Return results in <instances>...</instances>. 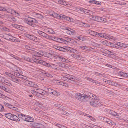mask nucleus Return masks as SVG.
Here are the masks:
<instances>
[{
    "mask_svg": "<svg viewBox=\"0 0 128 128\" xmlns=\"http://www.w3.org/2000/svg\"><path fill=\"white\" fill-rule=\"evenodd\" d=\"M75 96L76 98L82 102H85L86 98L88 97L90 98H92L95 99L96 96L90 93L88 95L83 94L80 93H77L75 94Z\"/></svg>",
    "mask_w": 128,
    "mask_h": 128,
    "instance_id": "nucleus-1",
    "label": "nucleus"
},
{
    "mask_svg": "<svg viewBox=\"0 0 128 128\" xmlns=\"http://www.w3.org/2000/svg\"><path fill=\"white\" fill-rule=\"evenodd\" d=\"M88 102L92 106L94 107H98L102 106V104L99 102L94 100L89 99Z\"/></svg>",
    "mask_w": 128,
    "mask_h": 128,
    "instance_id": "nucleus-2",
    "label": "nucleus"
},
{
    "mask_svg": "<svg viewBox=\"0 0 128 128\" xmlns=\"http://www.w3.org/2000/svg\"><path fill=\"white\" fill-rule=\"evenodd\" d=\"M99 37L107 39H112V37H113L112 36H109L106 34L101 32H98L97 37Z\"/></svg>",
    "mask_w": 128,
    "mask_h": 128,
    "instance_id": "nucleus-3",
    "label": "nucleus"
},
{
    "mask_svg": "<svg viewBox=\"0 0 128 128\" xmlns=\"http://www.w3.org/2000/svg\"><path fill=\"white\" fill-rule=\"evenodd\" d=\"M37 22V21L36 20L30 18H29L27 20H26L25 21L26 23L32 26H34V25L35 22Z\"/></svg>",
    "mask_w": 128,
    "mask_h": 128,
    "instance_id": "nucleus-4",
    "label": "nucleus"
},
{
    "mask_svg": "<svg viewBox=\"0 0 128 128\" xmlns=\"http://www.w3.org/2000/svg\"><path fill=\"white\" fill-rule=\"evenodd\" d=\"M47 92L48 94H52L54 96H58V92L50 88H47Z\"/></svg>",
    "mask_w": 128,
    "mask_h": 128,
    "instance_id": "nucleus-5",
    "label": "nucleus"
},
{
    "mask_svg": "<svg viewBox=\"0 0 128 128\" xmlns=\"http://www.w3.org/2000/svg\"><path fill=\"white\" fill-rule=\"evenodd\" d=\"M0 88V89L8 93H10V92L11 91L10 90V88L5 85L3 84V85Z\"/></svg>",
    "mask_w": 128,
    "mask_h": 128,
    "instance_id": "nucleus-6",
    "label": "nucleus"
},
{
    "mask_svg": "<svg viewBox=\"0 0 128 128\" xmlns=\"http://www.w3.org/2000/svg\"><path fill=\"white\" fill-rule=\"evenodd\" d=\"M25 84L28 86L32 87L33 86V82L29 81L26 80H24L23 81Z\"/></svg>",
    "mask_w": 128,
    "mask_h": 128,
    "instance_id": "nucleus-7",
    "label": "nucleus"
},
{
    "mask_svg": "<svg viewBox=\"0 0 128 128\" xmlns=\"http://www.w3.org/2000/svg\"><path fill=\"white\" fill-rule=\"evenodd\" d=\"M102 52L103 54L106 56L110 54H111L110 52L106 49L102 50Z\"/></svg>",
    "mask_w": 128,
    "mask_h": 128,
    "instance_id": "nucleus-8",
    "label": "nucleus"
},
{
    "mask_svg": "<svg viewBox=\"0 0 128 128\" xmlns=\"http://www.w3.org/2000/svg\"><path fill=\"white\" fill-rule=\"evenodd\" d=\"M51 15H52V16H53L54 18H56V17H59L61 19H65V16H60L59 14H57L56 13H54L53 14H50Z\"/></svg>",
    "mask_w": 128,
    "mask_h": 128,
    "instance_id": "nucleus-9",
    "label": "nucleus"
},
{
    "mask_svg": "<svg viewBox=\"0 0 128 128\" xmlns=\"http://www.w3.org/2000/svg\"><path fill=\"white\" fill-rule=\"evenodd\" d=\"M72 56L76 58L77 59H79L81 60V59L83 60L84 59V58L82 57L81 56L79 55H77L75 54H74L72 55Z\"/></svg>",
    "mask_w": 128,
    "mask_h": 128,
    "instance_id": "nucleus-10",
    "label": "nucleus"
},
{
    "mask_svg": "<svg viewBox=\"0 0 128 128\" xmlns=\"http://www.w3.org/2000/svg\"><path fill=\"white\" fill-rule=\"evenodd\" d=\"M65 41H66L65 42V44H66V43L68 42L70 43H75L74 42H76L74 40L71 39L68 37H66L65 38Z\"/></svg>",
    "mask_w": 128,
    "mask_h": 128,
    "instance_id": "nucleus-11",
    "label": "nucleus"
},
{
    "mask_svg": "<svg viewBox=\"0 0 128 128\" xmlns=\"http://www.w3.org/2000/svg\"><path fill=\"white\" fill-rule=\"evenodd\" d=\"M54 57H56L57 59H60V60L62 62H64L66 61V59L60 56L56 55V56Z\"/></svg>",
    "mask_w": 128,
    "mask_h": 128,
    "instance_id": "nucleus-12",
    "label": "nucleus"
},
{
    "mask_svg": "<svg viewBox=\"0 0 128 128\" xmlns=\"http://www.w3.org/2000/svg\"><path fill=\"white\" fill-rule=\"evenodd\" d=\"M2 82L8 86H12V84L11 83V82L9 80L6 79H5V80H4V82Z\"/></svg>",
    "mask_w": 128,
    "mask_h": 128,
    "instance_id": "nucleus-13",
    "label": "nucleus"
},
{
    "mask_svg": "<svg viewBox=\"0 0 128 128\" xmlns=\"http://www.w3.org/2000/svg\"><path fill=\"white\" fill-rule=\"evenodd\" d=\"M11 120L16 121L19 122L20 120L16 116L13 114Z\"/></svg>",
    "mask_w": 128,
    "mask_h": 128,
    "instance_id": "nucleus-14",
    "label": "nucleus"
},
{
    "mask_svg": "<svg viewBox=\"0 0 128 128\" xmlns=\"http://www.w3.org/2000/svg\"><path fill=\"white\" fill-rule=\"evenodd\" d=\"M7 18L8 20L13 22H15L16 20L15 18L12 16H8Z\"/></svg>",
    "mask_w": 128,
    "mask_h": 128,
    "instance_id": "nucleus-15",
    "label": "nucleus"
},
{
    "mask_svg": "<svg viewBox=\"0 0 128 128\" xmlns=\"http://www.w3.org/2000/svg\"><path fill=\"white\" fill-rule=\"evenodd\" d=\"M41 64L48 67H52L51 65L50 64L43 60L42 61V62H41Z\"/></svg>",
    "mask_w": 128,
    "mask_h": 128,
    "instance_id": "nucleus-16",
    "label": "nucleus"
},
{
    "mask_svg": "<svg viewBox=\"0 0 128 128\" xmlns=\"http://www.w3.org/2000/svg\"><path fill=\"white\" fill-rule=\"evenodd\" d=\"M11 80L14 82L18 84L20 82V80L14 76L11 79Z\"/></svg>",
    "mask_w": 128,
    "mask_h": 128,
    "instance_id": "nucleus-17",
    "label": "nucleus"
},
{
    "mask_svg": "<svg viewBox=\"0 0 128 128\" xmlns=\"http://www.w3.org/2000/svg\"><path fill=\"white\" fill-rule=\"evenodd\" d=\"M37 32L41 36H42L43 38H45L46 37V34L40 30H38Z\"/></svg>",
    "mask_w": 128,
    "mask_h": 128,
    "instance_id": "nucleus-18",
    "label": "nucleus"
},
{
    "mask_svg": "<svg viewBox=\"0 0 128 128\" xmlns=\"http://www.w3.org/2000/svg\"><path fill=\"white\" fill-rule=\"evenodd\" d=\"M98 33V32H94L92 30H91L89 32V33L91 35L96 37H97V36Z\"/></svg>",
    "mask_w": 128,
    "mask_h": 128,
    "instance_id": "nucleus-19",
    "label": "nucleus"
},
{
    "mask_svg": "<svg viewBox=\"0 0 128 128\" xmlns=\"http://www.w3.org/2000/svg\"><path fill=\"white\" fill-rule=\"evenodd\" d=\"M34 58L33 60L34 61V62L36 63H39V64H41V62H42V60L37 59L38 58Z\"/></svg>",
    "mask_w": 128,
    "mask_h": 128,
    "instance_id": "nucleus-20",
    "label": "nucleus"
},
{
    "mask_svg": "<svg viewBox=\"0 0 128 128\" xmlns=\"http://www.w3.org/2000/svg\"><path fill=\"white\" fill-rule=\"evenodd\" d=\"M108 112L110 114L114 116H118V113L113 110H110Z\"/></svg>",
    "mask_w": 128,
    "mask_h": 128,
    "instance_id": "nucleus-21",
    "label": "nucleus"
},
{
    "mask_svg": "<svg viewBox=\"0 0 128 128\" xmlns=\"http://www.w3.org/2000/svg\"><path fill=\"white\" fill-rule=\"evenodd\" d=\"M12 115L13 114H12L10 113H8L5 114V116L7 118L11 120Z\"/></svg>",
    "mask_w": 128,
    "mask_h": 128,
    "instance_id": "nucleus-22",
    "label": "nucleus"
},
{
    "mask_svg": "<svg viewBox=\"0 0 128 128\" xmlns=\"http://www.w3.org/2000/svg\"><path fill=\"white\" fill-rule=\"evenodd\" d=\"M65 20L68 21L73 22L74 21V20L68 16H65Z\"/></svg>",
    "mask_w": 128,
    "mask_h": 128,
    "instance_id": "nucleus-23",
    "label": "nucleus"
},
{
    "mask_svg": "<svg viewBox=\"0 0 128 128\" xmlns=\"http://www.w3.org/2000/svg\"><path fill=\"white\" fill-rule=\"evenodd\" d=\"M106 83L107 84H108L110 85H114V84H115V83L111 80H106Z\"/></svg>",
    "mask_w": 128,
    "mask_h": 128,
    "instance_id": "nucleus-24",
    "label": "nucleus"
},
{
    "mask_svg": "<svg viewBox=\"0 0 128 128\" xmlns=\"http://www.w3.org/2000/svg\"><path fill=\"white\" fill-rule=\"evenodd\" d=\"M5 74L9 77L11 78L12 79L13 77H14V74H13L10 73L6 72H5Z\"/></svg>",
    "mask_w": 128,
    "mask_h": 128,
    "instance_id": "nucleus-25",
    "label": "nucleus"
},
{
    "mask_svg": "<svg viewBox=\"0 0 128 128\" xmlns=\"http://www.w3.org/2000/svg\"><path fill=\"white\" fill-rule=\"evenodd\" d=\"M62 111V114L66 116L69 115V114L68 112L65 111L62 109L60 110Z\"/></svg>",
    "mask_w": 128,
    "mask_h": 128,
    "instance_id": "nucleus-26",
    "label": "nucleus"
},
{
    "mask_svg": "<svg viewBox=\"0 0 128 128\" xmlns=\"http://www.w3.org/2000/svg\"><path fill=\"white\" fill-rule=\"evenodd\" d=\"M96 18L95 21L100 22H101V19H102V18L98 16H96Z\"/></svg>",
    "mask_w": 128,
    "mask_h": 128,
    "instance_id": "nucleus-27",
    "label": "nucleus"
},
{
    "mask_svg": "<svg viewBox=\"0 0 128 128\" xmlns=\"http://www.w3.org/2000/svg\"><path fill=\"white\" fill-rule=\"evenodd\" d=\"M65 49L67 50L70 51L71 52H73L74 50V49L73 48L68 47H66V48H65Z\"/></svg>",
    "mask_w": 128,
    "mask_h": 128,
    "instance_id": "nucleus-28",
    "label": "nucleus"
},
{
    "mask_svg": "<svg viewBox=\"0 0 128 128\" xmlns=\"http://www.w3.org/2000/svg\"><path fill=\"white\" fill-rule=\"evenodd\" d=\"M86 79L87 80H89L92 82L93 83H96L97 82V81H96L95 80H93L92 79L90 78L89 77H86Z\"/></svg>",
    "mask_w": 128,
    "mask_h": 128,
    "instance_id": "nucleus-29",
    "label": "nucleus"
},
{
    "mask_svg": "<svg viewBox=\"0 0 128 128\" xmlns=\"http://www.w3.org/2000/svg\"><path fill=\"white\" fill-rule=\"evenodd\" d=\"M45 38L50 40H54V37H52L51 36H50L48 34H46V37H45Z\"/></svg>",
    "mask_w": 128,
    "mask_h": 128,
    "instance_id": "nucleus-30",
    "label": "nucleus"
},
{
    "mask_svg": "<svg viewBox=\"0 0 128 128\" xmlns=\"http://www.w3.org/2000/svg\"><path fill=\"white\" fill-rule=\"evenodd\" d=\"M49 52L48 53V55L49 56L50 55L52 56H54L55 55L54 54L55 52L52 51H49Z\"/></svg>",
    "mask_w": 128,
    "mask_h": 128,
    "instance_id": "nucleus-31",
    "label": "nucleus"
},
{
    "mask_svg": "<svg viewBox=\"0 0 128 128\" xmlns=\"http://www.w3.org/2000/svg\"><path fill=\"white\" fill-rule=\"evenodd\" d=\"M80 47L82 49L84 50H87L88 49V48L86 46H80Z\"/></svg>",
    "mask_w": 128,
    "mask_h": 128,
    "instance_id": "nucleus-32",
    "label": "nucleus"
},
{
    "mask_svg": "<svg viewBox=\"0 0 128 128\" xmlns=\"http://www.w3.org/2000/svg\"><path fill=\"white\" fill-rule=\"evenodd\" d=\"M96 16L93 15H92L91 16H90V18L92 20H94L95 21V18H96Z\"/></svg>",
    "mask_w": 128,
    "mask_h": 128,
    "instance_id": "nucleus-33",
    "label": "nucleus"
},
{
    "mask_svg": "<svg viewBox=\"0 0 128 128\" xmlns=\"http://www.w3.org/2000/svg\"><path fill=\"white\" fill-rule=\"evenodd\" d=\"M14 76H15V77H17L18 78L20 74L19 72H14Z\"/></svg>",
    "mask_w": 128,
    "mask_h": 128,
    "instance_id": "nucleus-34",
    "label": "nucleus"
},
{
    "mask_svg": "<svg viewBox=\"0 0 128 128\" xmlns=\"http://www.w3.org/2000/svg\"><path fill=\"white\" fill-rule=\"evenodd\" d=\"M62 79L66 81H68L69 79L68 78H67L65 76H62L61 77Z\"/></svg>",
    "mask_w": 128,
    "mask_h": 128,
    "instance_id": "nucleus-35",
    "label": "nucleus"
},
{
    "mask_svg": "<svg viewBox=\"0 0 128 128\" xmlns=\"http://www.w3.org/2000/svg\"><path fill=\"white\" fill-rule=\"evenodd\" d=\"M44 74L46 76L51 78L52 77V76L51 74L47 72L45 73Z\"/></svg>",
    "mask_w": 128,
    "mask_h": 128,
    "instance_id": "nucleus-36",
    "label": "nucleus"
},
{
    "mask_svg": "<svg viewBox=\"0 0 128 128\" xmlns=\"http://www.w3.org/2000/svg\"><path fill=\"white\" fill-rule=\"evenodd\" d=\"M5 78L2 77L0 74V81L2 82H4V80H5Z\"/></svg>",
    "mask_w": 128,
    "mask_h": 128,
    "instance_id": "nucleus-37",
    "label": "nucleus"
},
{
    "mask_svg": "<svg viewBox=\"0 0 128 128\" xmlns=\"http://www.w3.org/2000/svg\"><path fill=\"white\" fill-rule=\"evenodd\" d=\"M32 40L35 41L37 42L38 41V38L34 36L33 35V36L32 38Z\"/></svg>",
    "mask_w": 128,
    "mask_h": 128,
    "instance_id": "nucleus-38",
    "label": "nucleus"
},
{
    "mask_svg": "<svg viewBox=\"0 0 128 128\" xmlns=\"http://www.w3.org/2000/svg\"><path fill=\"white\" fill-rule=\"evenodd\" d=\"M60 3L62 4L64 6L66 5V2L65 1H60Z\"/></svg>",
    "mask_w": 128,
    "mask_h": 128,
    "instance_id": "nucleus-39",
    "label": "nucleus"
},
{
    "mask_svg": "<svg viewBox=\"0 0 128 128\" xmlns=\"http://www.w3.org/2000/svg\"><path fill=\"white\" fill-rule=\"evenodd\" d=\"M18 78L22 79H24V80H26V76L21 74H20Z\"/></svg>",
    "mask_w": 128,
    "mask_h": 128,
    "instance_id": "nucleus-40",
    "label": "nucleus"
},
{
    "mask_svg": "<svg viewBox=\"0 0 128 128\" xmlns=\"http://www.w3.org/2000/svg\"><path fill=\"white\" fill-rule=\"evenodd\" d=\"M10 13L11 14H14V15H16V12L14 10H11Z\"/></svg>",
    "mask_w": 128,
    "mask_h": 128,
    "instance_id": "nucleus-41",
    "label": "nucleus"
},
{
    "mask_svg": "<svg viewBox=\"0 0 128 128\" xmlns=\"http://www.w3.org/2000/svg\"><path fill=\"white\" fill-rule=\"evenodd\" d=\"M14 38L13 37L10 36V37H9V40L11 41L14 42V41L15 40V39H14Z\"/></svg>",
    "mask_w": 128,
    "mask_h": 128,
    "instance_id": "nucleus-42",
    "label": "nucleus"
},
{
    "mask_svg": "<svg viewBox=\"0 0 128 128\" xmlns=\"http://www.w3.org/2000/svg\"><path fill=\"white\" fill-rule=\"evenodd\" d=\"M68 79H69V80H71V79H74L75 78V77H74V76L72 75H70L69 76Z\"/></svg>",
    "mask_w": 128,
    "mask_h": 128,
    "instance_id": "nucleus-43",
    "label": "nucleus"
},
{
    "mask_svg": "<svg viewBox=\"0 0 128 128\" xmlns=\"http://www.w3.org/2000/svg\"><path fill=\"white\" fill-rule=\"evenodd\" d=\"M60 38H54V41L58 42H61L60 40Z\"/></svg>",
    "mask_w": 128,
    "mask_h": 128,
    "instance_id": "nucleus-44",
    "label": "nucleus"
},
{
    "mask_svg": "<svg viewBox=\"0 0 128 128\" xmlns=\"http://www.w3.org/2000/svg\"><path fill=\"white\" fill-rule=\"evenodd\" d=\"M29 119V122H32L34 121V118L32 117H28Z\"/></svg>",
    "mask_w": 128,
    "mask_h": 128,
    "instance_id": "nucleus-45",
    "label": "nucleus"
},
{
    "mask_svg": "<svg viewBox=\"0 0 128 128\" xmlns=\"http://www.w3.org/2000/svg\"><path fill=\"white\" fill-rule=\"evenodd\" d=\"M54 124L55 126H58V127L60 128H61V127L62 126V125L60 124H59L56 122H55L54 123Z\"/></svg>",
    "mask_w": 128,
    "mask_h": 128,
    "instance_id": "nucleus-46",
    "label": "nucleus"
},
{
    "mask_svg": "<svg viewBox=\"0 0 128 128\" xmlns=\"http://www.w3.org/2000/svg\"><path fill=\"white\" fill-rule=\"evenodd\" d=\"M0 11H6V9L4 8L2 6H0Z\"/></svg>",
    "mask_w": 128,
    "mask_h": 128,
    "instance_id": "nucleus-47",
    "label": "nucleus"
},
{
    "mask_svg": "<svg viewBox=\"0 0 128 128\" xmlns=\"http://www.w3.org/2000/svg\"><path fill=\"white\" fill-rule=\"evenodd\" d=\"M67 65V64H64V63H62V64L61 66V67L63 68H66V65Z\"/></svg>",
    "mask_w": 128,
    "mask_h": 128,
    "instance_id": "nucleus-48",
    "label": "nucleus"
},
{
    "mask_svg": "<svg viewBox=\"0 0 128 128\" xmlns=\"http://www.w3.org/2000/svg\"><path fill=\"white\" fill-rule=\"evenodd\" d=\"M108 21L107 20V19L105 18H102V19H101V22H108Z\"/></svg>",
    "mask_w": 128,
    "mask_h": 128,
    "instance_id": "nucleus-49",
    "label": "nucleus"
},
{
    "mask_svg": "<svg viewBox=\"0 0 128 128\" xmlns=\"http://www.w3.org/2000/svg\"><path fill=\"white\" fill-rule=\"evenodd\" d=\"M31 92L34 94L37 95L38 94V92H36L34 90H31Z\"/></svg>",
    "mask_w": 128,
    "mask_h": 128,
    "instance_id": "nucleus-50",
    "label": "nucleus"
},
{
    "mask_svg": "<svg viewBox=\"0 0 128 128\" xmlns=\"http://www.w3.org/2000/svg\"><path fill=\"white\" fill-rule=\"evenodd\" d=\"M38 52H36V54H35L32 56V58H38Z\"/></svg>",
    "mask_w": 128,
    "mask_h": 128,
    "instance_id": "nucleus-51",
    "label": "nucleus"
},
{
    "mask_svg": "<svg viewBox=\"0 0 128 128\" xmlns=\"http://www.w3.org/2000/svg\"><path fill=\"white\" fill-rule=\"evenodd\" d=\"M16 26H15V28H16L19 30H21V26H20L17 24H16Z\"/></svg>",
    "mask_w": 128,
    "mask_h": 128,
    "instance_id": "nucleus-52",
    "label": "nucleus"
},
{
    "mask_svg": "<svg viewBox=\"0 0 128 128\" xmlns=\"http://www.w3.org/2000/svg\"><path fill=\"white\" fill-rule=\"evenodd\" d=\"M22 119L24 121L27 122H29V119L28 117L27 118H26V117L25 118H22Z\"/></svg>",
    "mask_w": 128,
    "mask_h": 128,
    "instance_id": "nucleus-53",
    "label": "nucleus"
},
{
    "mask_svg": "<svg viewBox=\"0 0 128 128\" xmlns=\"http://www.w3.org/2000/svg\"><path fill=\"white\" fill-rule=\"evenodd\" d=\"M66 30H70V31L71 32H72V35L73 34V33L74 32V30H73L72 29H70V28H67L66 29Z\"/></svg>",
    "mask_w": 128,
    "mask_h": 128,
    "instance_id": "nucleus-54",
    "label": "nucleus"
},
{
    "mask_svg": "<svg viewBox=\"0 0 128 128\" xmlns=\"http://www.w3.org/2000/svg\"><path fill=\"white\" fill-rule=\"evenodd\" d=\"M60 40L61 42H60L62 43H64L65 44V40L64 39L62 38H60Z\"/></svg>",
    "mask_w": 128,
    "mask_h": 128,
    "instance_id": "nucleus-55",
    "label": "nucleus"
},
{
    "mask_svg": "<svg viewBox=\"0 0 128 128\" xmlns=\"http://www.w3.org/2000/svg\"><path fill=\"white\" fill-rule=\"evenodd\" d=\"M8 107L12 109H13V108H16V107L13 106L10 104H9Z\"/></svg>",
    "mask_w": 128,
    "mask_h": 128,
    "instance_id": "nucleus-56",
    "label": "nucleus"
},
{
    "mask_svg": "<svg viewBox=\"0 0 128 128\" xmlns=\"http://www.w3.org/2000/svg\"><path fill=\"white\" fill-rule=\"evenodd\" d=\"M96 0H90L89 1V2L90 4H96Z\"/></svg>",
    "mask_w": 128,
    "mask_h": 128,
    "instance_id": "nucleus-57",
    "label": "nucleus"
},
{
    "mask_svg": "<svg viewBox=\"0 0 128 128\" xmlns=\"http://www.w3.org/2000/svg\"><path fill=\"white\" fill-rule=\"evenodd\" d=\"M39 90L38 91V94H41V95L43 94H42L44 93V92L42 91V90L41 89H39Z\"/></svg>",
    "mask_w": 128,
    "mask_h": 128,
    "instance_id": "nucleus-58",
    "label": "nucleus"
},
{
    "mask_svg": "<svg viewBox=\"0 0 128 128\" xmlns=\"http://www.w3.org/2000/svg\"><path fill=\"white\" fill-rule=\"evenodd\" d=\"M106 66H108L110 68H115V67L114 66H112L110 64H106Z\"/></svg>",
    "mask_w": 128,
    "mask_h": 128,
    "instance_id": "nucleus-59",
    "label": "nucleus"
},
{
    "mask_svg": "<svg viewBox=\"0 0 128 128\" xmlns=\"http://www.w3.org/2000/svg\"><path fill=\"white\" fill-rule=\"evenodd\" d=\"M2 30L4 31H8L9 29L6 27H4L2 28Z\"/></svg>",
    "mask_w": 128,
    "mask_h": 128,
    "instance_id": "nucleus-60",
    "label": "nucleus"
},
{
    "mask_svg": "<svg viewBox=\"0 0 128 128\" xmlns=\"http://www.w3.org/2000/svg\"><path fill=\"white\" fill-rule=\"evenodd\" d=\"M14 58L15 59H16L17 60H18L21 61L22 60L20 58H18V57L15 56L14 57Z\"/></svg>",
    "mask_w": 128,
    "mask_h": 128,
    "instance_id": "nucleus-61",
    "label": "nucleus"
},
{
    "mask_svg": "<svg viewBox=\"0 0 128 128\" xmlns=\"http://www.w3.org/2000/svg\"><path fill=\"white\" fill-rule=\"evenodd\" d=\"M4 109V108L2 105L0 104V111H3Z\"/></svg>",
    "mask_w": 128,
    "mask_h": 128,
    "instance_id": "nucleus-62",
    "label": "nucleus"
},
{
    "mask_svg": "<svg viewBox=\"0 0 128 128\" xmlns=\"http://www.w3.org/2000/svg\"><path fill=\"white\" fill-rule=\"evenodd\" d=\"M125 73L122 72H118V74L119 75L121 76H122Z\"/></svg>",
    "mask_w": 128,
    "mask_h": 128,
    "instance_id": "nucleus-63",
    "label": "nucleus"
},
{
    "mask_svg": "<svg viewBox=\"0 0 128 128\" xmlns=\"http://www.w3.org/2000/svg\"><path fill=\"white\" fill-rule=\"evenodd\" d=\"M25 47L26 48L29 50H31L32 48L30 46L28 45L25 46Z\"/></svg>",
    "mask_w": 128,
    "mask_h": 128,
    "instance_id": "nucleus-64",
    "label": "nucleus"
}]
</instances>
